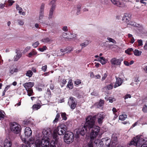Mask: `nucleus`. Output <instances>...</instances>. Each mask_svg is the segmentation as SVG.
<instances>
[{"label":"nucleus","mask_w":147,"mask_h":147,"mask_svg":"<svg viewBox=\"0 0 147 147\" xmlns=\"http://www.w3.org/2000/svg\"><path fill=\"white\" fill-rule=\"evenodd\" d=\"M51 132L48 130L44 129L42 134L39 133L35 137L34 144L36 147H49V140L48 138Z\"/></svg>","instance_id":"f257e3e1"},{"label":"nucleus","mask_w":147,"mask_h":147,"mask_svg":"<svg viewBox=\"0 0 147 147\" xmlns=\"http://www.w3.org/2000/svg\"><path fill=\"white\" fill-rule=\"evenodd\" d=\"M95 117L89 116L86 119V126H87L89 132L91 131L90 136L91 139L90 143H92V141L98 136L99 131L100 127L95 125Z\"/></svg>","instance_id":"f03ea898"},{"label":"nucleus","mask_w":147,"mask_h":147,"mask_svg":"<svg viewBox=\"0 0 147 147\" xmlns=\"http://www.w3.org/2000/svg\"><path fill=\"white\" fill-rule=\"evenodd\" d=\"M147 142V137H143L142 135H138L134 138L131 141L129 145L137 146L138 145L145 144Z\"/></svg>","instance_id":"7ed1b4c3"},{"label":"nucleus","mask_w":147,"mask_h":147,"mask_svg":"<svg viewBox=\"0 0 147 147\" xmlns=\"http://www.w3.org/2000/svg\"><path fill=\"white\" fill-rule=\"evenodd\" d=\"M85 125L86 123L83 127L81 128H80L76 130L75 131V132H76V134L75 133L76 136L75 137L76 138H78L79 136L80 135H81L82 136H83L86 132L87 133H89L88 127Z\"/></svg>","instance_id":"20e7f679"},{"label":"nucleus","mask_w":147,"mask_h":147,"mask_svg":"<svg viewBox=\"0 0 147 147\" xmlns=\"http://www.w3.org/2000/svg\"><path fill=\"white\" fill-rule=\"evenodd\" d=\"M10 128L12 131L16 134L19 133L21 130L20 125L16 122L11 123L10 125Z\"/></svg>","instance_id":"39448f33"},{"label":"nucleus","mask_w":147,"mask_h":147,"mask_svg":"<svg viewBox=\"0 0 147 147\" xmlns=\"http://www.w3.org/2000/svg\"><path fill=\"white\" fill-rule=\"evenodd\" d=\"M64 139L65 142L67 144H69L73 141L74 135L72 132L67 131L64 136Z\"/></svg>","instance_id":"423d86ee"},{"label":"nucleus","mask_w":147,"mask_h":147,"mask_svg":"<svg viewBox=\"0 0 147 147\" xmlns=\"http://www.w3.org/2000/svg\"><path fill=\"white\" fill-rule=\"evenodd\" d=\"M111 141L110 140L107 138H105L101 139V141L99 142L100 146L99 145V147H112L111 144H110Z\"/></svg>","instance_id":"0eeeda50"},{"label":"nucleus","mask_w":147,"mask_h":147,"mask_svg":"<svg viewBox=\"0 0 147 147\" xmlns=\"http://www.w3.org/2000/svg\"><path fill=\"white\" fill-rule=\"evenodd\" d=\"M67 130L66 126L62 124L58 126L57 128L55 129V132H57L58 135H61L66 133Z\"/></svg>","instance_id":"6e6552de"},{"label":"nucleus","mask_w":147,"mask_h":147,"mask_svg":"<svg viewBox=\"0 0 147 147\" xmlns=\"http://www.w3.org/2000/svg\"><path fill=\"white\" fill-rule=\"evenodd\" d=\"M131 14L129 13H124L123 16L122 18V20L124 22L128 23L131 20Z\"/></svg>","instance_id":"1a4fd4ad"},{"label":"nucleus","mask_w":147,"mask_h":147,"mask_svg":"<svg viewBox=\"0 0 147 147\" xmlns=\"http://www.w3.org/2000/svg\"><path fill=\"white\" fill-rule=\"evenodd\" d=\"M123 59H117L114 57L112 58L110 60V62L112 65H115L120 66Z\"/></svg>","instance_id":"9d476101"},{"label":"nucleus","mask_w":147,"mask_h":147,"mask_svg":"<svg viewBox=\"0 0 147 147\" xmlns=\"http://www.w3.org/2000/svg\"><path fill=\"white\" fill-rule=\"evenodd\" d=\"M20 137L22 142L25 144H27L29 147L30 146L31 144H34V142L35 140V138H30L28 141H27L26 140L25 138H23L21 136H20Z\"/></svg>","instance_id":"9b49d317"},{"label":"nucleus","mask_w":147,"mask_h":147,"mask_svg":"<svg viewBox=\"0 0 147 147\" xmlns=\"http://www.w3.org/2000/svg\"><path fill=\"white\" fill-rule=\"evenodd\" d=\"M68 104L70 106L72 109H74L77 103L76 102L75 98L73 97H70L68 102Z\"/></svg>","instance_id":"f8f14e48"},{"label":"nucleus","mask_w":147,"mask_h":147,"mask_svg":"<svg viewBox=\"0 0 147 147\" xmlns=\"http://www.w3.org/2000/svg\"><path fill=\"white\" fill-rule=\"evenodd\" d=\"M15 52L16 55L14 56L13 58L14 61H17L22 57V53L21 51L19 49H16Z\"/></svg>","instance_id":"ddd939ff"},{"label":"nucleus","mask_w":147,"mask_h":147,"mask_svg":"<svg viewBox=\"0 0 147 147\" xmlns=\"http://www.w3.org/2000/svg\"><path fill=\"white\" fill-rule=\"evenodd\" d=\"M105 115L102 113H101L98 114L97 115L98 123L99 124H101L102 122V120L105 118Z\"/></svg>","instance_id":"4468645a"},{"label":"nucleus","mask_w":147,"mask_h":147,"mask_svg":"<svg viewBox=\"0 0 147 147\" xmlns=\"http://www.w3.org/2000/svg\"><path fill=\"white\" fill-rule=\"evenodd\" d=\"M34 82H28L24 84L23 86L25 88L26 90H27L31 89V88L34 85Z\"/></svg>","instance_id":"2eb2a0df"},{"label":"nucleus","mask_w":147,"mask_h":147,"mask_svg":"<svg viewBox=\"0 0 147 147\" xmlns=\"http://www.w3.org/2000/svg\"><path fill=\"white\" fill-rule=\"evenodd\" d=\"M123 80L120 78H116V81L114 87V88H116L121 86L123 82Z\"/></svg>","instance_id":"dca6fc26"},{"label":"nucleus","mask_w":147,"mask_h":147,"mask_svg":"<svg viewBox=\"0 0 147 147\" xmlns=\"http://www.w3.org/2000/svg\"><path fill=\"white\" fill-rule=\"evenodd\" d=\"M101 141L98 140H96L94 141V142L93 143H89L88 144V147H99L98 145L100 146L99 142Z\"/></svg>","instance_id":"f3484780"},{"label":"nucleus","mask_w":147,"mask_h":147,"mask_svg":"<svg viewBox=\"0 0 147 147\" xmlns=\"http://www.w3.org/2000/svg\"><path fill=\"white\" fill-rule=\"evenodd\" d=\"M24 134L27 138H28L32 134V131L31 129L28 127L26 128L25 129Z\"/></svg>","instance_id":"a211bd4d"},{"label":"nucleus","mask_w":147,"mask_h":147,"mask_svg":"<svg viewBox=\"0 0 147 147\" xmlns=\"http://www.w3.org/2000/svg\"><path fill=\"white\" fill-rule=\"evenodd\" d=\"M11 143L9 139H6L5 140L4 142V147H11Z\"/></svg>","instance_id":"6ab92c4d"},{"label":"nucleus","mask_w":147,"mask_h":147,"mask_svg":"<svg viewBox=\"0 0 147 147\" xmlns=\"http://www.w3.org/2000/svg\"><path fill=\"white\" fill-rule=\"evenodd\" d=\"M43 13L42 11H41L40 13V15L39 18V20L40 22L42 23L43 24H46L47 25L48 24V23H46L43 20Z\"/></svg>","instance_id":"aec40b11"},{"label":"nucleus","mask_w":147,"mask_h":147,"mask_svg":"<svg viewBox=\"0 0 147 147\" xmlns=\"http://www.w3.org/2000/svg\"><path fill=\"white\" fill-rule=\"evenodd\" d=\"M57 0H52L50 3V5H51L50 9H54L56 7V1Z\"/></svg>","instance_id":"412c9836"},{"label":"nucleus","mask_w":147,"mask_h":147,"mask_svg":"<svg viewBox=\"0 0 147 147\" xmlns=\"http://www.w3.org/2000/svg\"><path fill=\"white\" fill-rule=\"evenodd\" d=\"M41 41L42 42L49 44L52 41L51 39L48 37L42 39Z\"/></svg>","instance_id":"4be33fe9"},{"label":"nucleus","mask_w":147,"mask_h":147,"mask_svg":"<svg viewBox=\"0 0 147 147\" xmlns=\"http://www.w3.org/2000/svg\"><path fill=\"white\" fill-rule=\"evenodd\" d=\"M111 2L114 4L117 5L119 7H121L123 4L122 3L119 1H117L116 0H111Z\"/></svg>","instance_id":"5701e85b"},{"label":"nucleus","mask_w":147,"mask_h":147,"mask_svg":"<svg viewBox=\"0 0 147 147\" xmlns=\"http://www.w3.org/2000/svg\"><path fill=\"white\" fill-rule=\"evenodd\" d=\"M37 53L35 50H33L31 52L29 53L27 55L29 57H31L33 55H36Z\"/></svg>","instance_id":"b1692460"},{"label":"nucleus","mask_w":147,"mask_h":147,"mask_svg":"<svg viewBox=\"0 0 147 147\" xmlns=\"http://www.w3.org/2000/svg\"><path fill=\"white\" fill-rule=\"evenodd\" d=\"M14 2L15 1L13 0L5 1V3L7 4L6 7L11 6Z\"/></svg>","instance_id":"393cba45"},{"label":"nucleus","mask_w":147,"mask_h":147,"mask_svg":"<svg viewBox=\"0 0 147 147\" xmlns=\"http://www.w3.org/2000/svg\"><path fill=\"white\" fill-rule=\"evenodd\" d=\"M89 43V41L88 40H86L85 42L80 44V46L82 47V48L87 46Z\"/></svg>","instance_id":"a878e982"},{"label":"nucleus","mask_w":147,"mask_h":147,"mask_svg":"<svg viewBox=\"0 0 147 147\" xmlns=\"http://www.w3.org/2000/svg\"><path fill=\"white\" fill-rule=\"evenodd\" d=\"M101 59L100 63L102 65L105 64L107 63L108 60L103 57H100Z\"/></svg>","instance_id":"bb28decb"},{"label":"nucleus","mask_w":147,"mask_h":147,"mask_svg":"<svg viewBox=\"0 0 147 147\" xmlns=\"http://www.w3.org/2000/svg\"><path fill=\"white\" fill-rule=\"evenodd\" d=\"M45 96L49 98H50L51 97V92L49 88H47V92Z\"/></svg>","instance_id":"cd10ccee"},{"label":"nucleus","mask_w":147,"mask_h":147,"mask_svg":"<svg viewBox=\"0 0 147 147\" xmlns=\"http://www.w3.org/2000/svg\"><path fill=\"white\" fill-rule=\"evenodd\" d=\"M142 53L141 51H139L137 49H135L134 51V55L137 56H140L141 54Z\"/></svg>","instance_id":"c85d7f7f"},{"label":"nucleus","mask_w":147,"mask_h":147,"mask_svg":"<svg viewBox=\"0 0 147 147\" xmlns=\"http://www.w3.org/2000/svg\"><path fill=\"white\" fill-rule=\"evenodd\" d=\"M33 74V73L30 70H28L26 73V75L29 78L31 77Z\"/></svg>","instance_id":"c756f323"},{"label":"nucleus","mask_w":147,"mask_h":147,"mask_svg":"<svg viewBox=\"0 0 147 147\" xmlns=\"http://www.w3.org/2000/svg\"><path fill=\"white\" fill-rule=\"evenodd\" d=\"M5 113L4 111L0 110V120L3 119L5 116Z\"/></svg>","instance_id":"7c9ffc66"},{"label":"nucleus","mask_w":147,"mask_h":147,"mask_svg":"<svg viewBox=\"0 0 147 147\" xmlns=\"http://www.w3.org/2000/svg\"><path fill=\"white\" fill-rule=\"evenodd\" d=\"M127 118V115L125 114H123L119 115V119L121 120H124Z\"/></svg>","instance_id":"2f4dec72"},{"label":"nucleus","mask_w":147,"mask_h":147,"mask_svg":"<svg viewBox=\"0 0 147 147\" xmlns=\"http://www.w3.org/2000/svg\"><path fill=\"white\" fill-rule=\"evenodd\" d=\"M40 105L39 104H34L33 105L32 108L33 109L36 110L40 108Z\"/></svg>","instance_id":"473e14b6"},{"label":"nucleus","mask_w":147,"mask_h":147,"mask_svg":"<svg viewBox=\"0 0 147 147\" xmlns=\"http://www.w3.org/2000/svg\"><path fill=\"white\" fill-rule=\"evenodd\" d=\"M17 23L20 26H22L24 24V20H17Z\"/></svg>","instance_id":"72a5a7b5"},{"label":"nucleus","mask_w":147,"mask_h":147,"mask_svg":"<svg viewBox=\"0 0 147 147\" xmlns=\"http://www.w3.org/2000/svg\"><path fill=\"white\" fill-rule=\"evenodd\" d=\"M67 86L70 89L72 88L73 87V84L71 80H69L68 82Z\"/></svg>","instance_id":"f704fd0d"},{"label":"nucleus","mask_w":147,"mask_h":147,"mask_svg":"<svg viewBox=\"0 0 147 147\" xmlns=\"http://www.w3.org/2000/svg\"><path fill=\"white\" fill-rule=\"evenodd\" d=\"M71 36H68V38H67L68 40H70V39L75 38L76 37V35L74 34H70Z\"/></svg>","instance_id":"c9c22d12"},{"label":"nucleus","mask_w":147,"mask_h":147,"mask_svg":"<svg viewBox=\"0 0 147 147\" xmlns=\"http://www.w3.org/2000/svg\"><path fill=\"white\" fill-rule=\"evenodd\" d=\"M27 92L28 95L29 96H30L33 95V91L32 89H28L26 90Z\"/></svg>","instance_id":"e433bc0d"},{"label":"nucleus","mask_w":147,"mask_h":147,"mask_svg":"<svg viewBox=\"0 0 147 147\" xmlns=\"http://www.w3.org/2000/svg\"><path fill=\"white\" fill-rule=\"evenodd\" d=\"M60 117V114L59 113L57 114L55 120L53 121L54 123L57 122L59 120V118Z\"/></svg>","instance_id":"4c0bfd02"},{"label":"nucleus","mask_w":147,"mask_h":147,"mask_svg":"<svg viewBox=\"0 0 147 147\" xmlns=\"http://www.w3.org/2000/svg\"><path fill=\"white\" fill-rule=\"evenodd\" d=\"M133 51V49L132 48H129L125 51V52L128 55H131V54L130 53V52L132 51Z\"/></svg>","instance_id":"58836bf2"},{"label":"nucleus","mask_w":147,"mask_h":147,"mask_svg":"<svg viewBox=\"0 0 147 147\" xmlns=\"http://www.w3.org/2000/svg\"><path fill=\"white\" fill-rule=\"evenodd\" d=\"M10 85H9L6 86L3 92L2 96H3L5 95V93L8 90V89L10 88Z\"/></svg>","instance_id":"ea45409f"},{"label":"nucleus","mask_w":147,"mask_h":147,"mask_svg":"<svg viewBox=\"0 0 147 147\" xmlns=\"http://www.w3.org/2000/svg\"><path fill=\"white\" fill-rule=\"evenodd\" d=\"M67 50H68L67 48L64 49H61L60 50V51L62 53L67 52V53H69L71 51H72L73 50L71 49V50H69L67 51Z\"/></svg>","instance_id":"a19ab883"},{"label":"nucleus","mask_w":147,"mask_h":147,"mask_svg":"<svg viewBox=\"0 0 147 147\" xmlns=\"http://www.w3.org/2000/svg\"><path fill=\"white\" fill-rule=\"evenodd\" d=\"M54 12V10H50L49 13V19H51L52 18V16L53 15V14Z\"/></svg>","instance_id":"79ce46f5"},{"label":"nucleus","mask_w":147,"mask_h":147,"mask_svg":"<svg viewBox=\"0 0 147 147\" xmlns=\"http://www.w3.org/2000/svg\"><path fill=\"white\" fill-rule=\"evenodd\" d=\"M61 115L63 119L65 120L67 119V118L66 117V114L65 113H61Z\"/></svg>","instance_id":"37998d69"},{"label":"nucleus","mask_w":147,"mask_h":147,"mask_svg":"<svg viewBox=\"0 0 147 147\" xmlns=\"http://www.w3.org/2000/svg\"><path fill=\"white\" fill-rule=\"evenodd\" d=\"M107 39L109 41V42H112L114 44L116 43V41L112 38H111L110 37H108L107 38Z\"/></svg>","instance_id":"c03bdc74"},{"label":"nucleus","mask_w":147,"mask_h":147,"mask_svg":"<svg viewBox=\"0 0 147 147\" xmlns=\"http://www.w3.org/2000/svg\"><path fill=\"white\" fill-rule=\"evenodd\" d=\"M18 70L16 68H14L11 70L9 71V73L11 74H13L14 72H16L18 71Z\"/></svg>","instance_id":"a18cd8bd"},{"label":"nucleus","mask_w":147,"mask_h":147,"mask_svg":"<svg viewBox=\"0 0 147 147\" xmlns=\"http://www.w3.org/2000/svg\"><path fill=\"white\" fill-rule=\"evenodd\" d=\"M57 132H55V130L53 132V137L54 139L56 140L57 139Z\"/></svg>","instance_id":"49530a36"},{"label":"nucleus","mask_w":147,"mask_h":147,"mask_svg":"<svg viewBox=\"0 0 147 147\" xmlns=\"http://www.w3.org/2000/svg\"><path fill=\"white\" fill-rule=\"evenodd\" d=\"M113 85L111 84L107 85L106 88H107L108 90H109L112 89L113 88Z\"/></svg>","instance_id":"de8ad7c7"},{"label":"nucleus","mask_w":147,"mask_h":147,"mask_svg":"<svg viewBox=\"0 0 147 147\" xmlns=\"http://www.w3.org/2000/svg\"><path fill=\"white\" fill-rule=\"evenodd\" d=\"M74 12L76 13V14L78 15L81 13L80 10H74Z\"/></svg>","instance_id":"09e8293b"},{"label":"nucleus","mask_w":147,"mask_h":147,"mask_svg":"<svg viewBox=\"0 0 147 147\" xmlns=\"http://www.w3.org/2000/svg\"><path fill=\"white\" fill-rule=\"evenodd\" d=\"M47 49V47L46 46H44L42 48H39L38 49L40 51L43 52Z\"/></svg>","instance_id":"8fccbe9b"},{"label":"nucleus","mask_w":147,"mask_h":147,"mask_svg":"<svg viewBox=\"0 0 147 147\" xmlns=\"http://www.w3.org/2000/svg\"><path fill=\"white\" fill-rule=\"evenodd\" d=\"M5 3V1L4 4L1 3L0 4V9H3L4 7H6L7 6V4Z\"/></svg>","instance_id":"3c124183"},{"label":"nucleus","mask_w":147,"mask_h":147,"mask_svg":"<svg viewBox=\"0 0 147 147\" xmlns=\"http://www.w3.org/2000/svg\"><path fill=\"white\" fill-rule=\"evenodd\" d=\"M142 111L144 113H147V106L146 105H145L144 106Z\"/></svg>","instance_id":"603ef678"},{"label":"nucleus","mask_w":147,"mask_h":147,"mask_svg":"<svg viewBox=\"0 0 147 147\" xmlns=\"http://www.w3.org/2000/svg\"><path fill=\"white\" fill-rule=\"evenodd\" d=\"M39 44V43L38 41H36L34 43H33L32 44V46L34 48H36L38 45Z\"/></svg>","instance_id":"864d4df0"},{"label":"nucleus","mask_w":147,"mask_h":147,"mask_svg":"<svg viewBox=\"0 0 147 147\" xmlns=\"http://www.w3.org/2000/svg\"><path fill=\"white\" fill-rule=\"evenodd\" d=\"M138 45L139 46H141L142 45V40L141 39H138Z\"/></svg>","instance_id":"5fc2aeb1"},{"label":"nucleus","mask_w":147,"mask_h":147,"mask_svg":"<svg viewBox=\"0 0 147 147\" xmlns=\"http://www.w3.org/2000/svg\"><path fill=\"white\" fill-rule=\"evenodd\" d=\"M23 10H19V13L20 15H22L23 16H24L25 15V12L22 11Z\"/></svg>","instance_id":"6e6d98bb"},{"label":"nucleus","mask_w":147,"mask_h":147,"mask_svg":"<svg viewBox=\"0 0 147 147\" xmlns=\"http://www.w3.org/2000/svg\"><path fill=\"white\" fill-rule=\"evenodd\" d=\"M74 83L76 85H79V84L81 83V81L80 80H77L75 81Z\"/></svg>","instance_id":"4d7b16f0"},{"label":"nucleus","mask_w":147,"mask_h":147,"mask_svg":"<svg viewBox=\"0 0 147 147\" xmlns=\"http://www.w3.org/2000/svg\"><path fill=\"white\" fill-rule=\"evenodd\" d=\"M62 29L65 32H67L68 30L67 27L66 26H63L62 27Z\"/></svg>","instance_id":"13d9d810"},{"label":"nucleus","mask_w":147,"mask_h":147,"mask_svg":"<svg viewBox=\"0 0 147 147\" xmlns=\"http://www.w3.org/2000/svg\"><path fill=\"white\" fill-rule=\"evenodd\" d=\"M107 76V73H105L104 74L103 77L102 78L101 80L102 81L105 80Z\"/></svg>","instance_id":"bf43d9fd"},{"label":"nucleus","mask_w":147,"mask_h":147,"mask_svg":"<svg viewBox=\"0 0 147 147\" xmlns=\"http://www.w3.org/2000/svg\"><path fill=\"white\" fill-rule=\"evenodd\" d=\"M60 82L62 84H65L67 82V81L65 79H63L62 80H60Z\"/></svg>","instance_id":"052dcab7"},{"label":"nucleus","mask_w":147,"mask_h":147,"mask_svg":"<svg viewBox=\"0 0 147 147\" xmlns=\"http://www.w3.org/2000/svg\"><path fill=\"white\" fill-rule=\"evenodd\" d=\"M131 96L130 94H127L125 95L124 97L125 99H126L128 98H131Z\"/></svg>","instance_id":"680f3d73"},{"label":"nucleus","mask_w":147,"mask_h":147,"mask_svg":"<svg viewBox=\"0 0 147 147\" xmlns=\"http://www.w3.org/2000/svg\"><path fill=\"white\" fill-rule=\"evenodd\" d=\"M104 101L100 100L99 103L98 105L100 107H101L104 104Z\"/></svg>","instance_id":"e2e57ef3"},{"label":"nucleus","mask_w":147,"mask_h":147,"mask_svg":"<svg viewBox=\"0 0 147 147\" xmlns=\"http://www.w3.org/2000/svg\"><path fill=\"white\" fill-rule=\"evenodd\" d=\"M112 139L113 140L116 141L117 140V138L116 137H115V135L114 134H113L112 137Z\"/></svg>","instance_id":"0e129e2a"},{"label":"nucleus","mask_w":147,"mask_h":147,"mask_svg":"<svg viewBox=\"0 0 147 147\" xmlns=\"http://www.w3.org/2000/svg\"><path fill=\"white\" fill-rule=\"evenodd\" d=\"M138 147H147V144H142L141 145H138L137 146Z\"/></svg>","instance_id":"69168bd1"},{"label":"nucleus","mask_w":147,"mask_h":147,"mask_svg":"<svg viewBox=\"0 0 147 147\" xmlns=\"http://www.w3.org/2000/svg\"><path fill=\"white\" fill-rule=\"evenodd\" d=\"M47 68V65H45L43 66L42 68V70L44 71H45Z\"/></svg>","instance_id":"338daca9"},{"label":"nucleus","mask_w":147,"mask_h":147,"mask_svg":"<svg viewBox=\"0 0 147 147\" xmlns=\"http://www.w3.org/2000/svg\"><path fill=\"white\" fill-rule=\"evenodd\" d=\"M67 35V34L65 32H63L62 33V36L63 38H67H67H68L67 37H66V36Z\"/></svg>","instance_id":"774afa93"}]
</instances>
